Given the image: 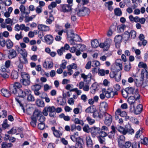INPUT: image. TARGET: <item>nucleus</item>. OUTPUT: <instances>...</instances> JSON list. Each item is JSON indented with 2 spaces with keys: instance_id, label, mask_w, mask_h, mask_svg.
Wrapping results in <instances>:
<instances>
[{
  "instance_id": "nucleus-50",
  "label": "nucleus",
  "mask_w": 148,
  "mask_h": 148,
  "mask_svg": "<svg viewBox=\"0 0 148 148\" xmlns=\"http://www.w3.org/2000/svg\"><path fill=\"white\" fill-rule=\"evenodd\" d=\"M35 17V15H32L29 17H26L25 20V23L28 22L29 21L32 20Z\"/></svg>"
},
{
  "instance_id": "nucleus-30",
  "label": "nucleus",
  "mask_w": 148,
  "mask_h": 148,
  "mask_svg": "<svg viewBox=\"0 0 148 148\" xmlns=\"http://www.w3.org/2000/svg\"><path fill=\"white\" fill-rule=\"evenodd\" d=\"M57 102L60 103L59 104L61 106H64L66 103V99L62 98V97H60L57 100Z\"/></svg>"
},
{
  "instance_id": "nucleus-61",
  "label": "nucleus",
  "mask_w": 148,
  "mask_h": 148,
  "mask_svg": "<svg viewBox=\"0 0 148 148\" xmlns=\"http://www.w3.org/2000/svg\"><path fill=\"white\" fill-rule=\"evenodd\" d=\"M78 45L80 46L79 47V50L82 51L85 50L86 49V46L84 45L80 44H78Z\"/></svg>"
},
{
  "instance_id": "nucleus-43",
  "label": "nucleus",
  "mask_w": 148,
  "mask_h": 148,
  "mask_svg": "<svg viewBox=\"0 0 148 148\" xmlns=\"http://www.w3.org/2000/svg\"><path fill=\"white\" fill-rule=\"evenodd\" d=\"M7 47L8 49H10L13 46V43L10 40L6 41Z\"/></svg>"
},
{
  "instance_id": "nucleus-51",
  "label": "nucleus",
  "mask_w": 148,
  "mask_h": 148,
  "mask_svg": "<svg viewBox=\"0 0 148 148\" xmlns=\"http://www.w3.org/2000/svg\"><path fill=\"white\" fill-rule=\"evenodd\" d=\"M75 12H74L72 11L71 13V20L73 21H76V17L75 16Z\"/></svg>"
},
{
  "instance_id": "nucleus-35",
  "label": "nucleus",
  "mask_w": 148,
  "mask_h": 148,
  "mask_svg": "<svg viewBox=\"0 0 148 148\" xmlns=\"http://www.w3.org/2000/svg\"><path fill=\"white\" fill-rule=\"evenodd\" d=\"M108 108V104L107 103L105 102H102L100 104V108L102 110L104 108V110L106 111V110Z\"/></svg>"
},
{
  "instance_id": "nucleus-15",
  "label": "nucleus",
  "mask_w": 148,
  "mask_h": 148,
  "mask_svg": "<svg viewBox=\"0 0 148 148\" xmlns=\"http://www.w3.org/2000/svg\"><path fill=\"white\" fill-rule=\"evenodd\" d=\"M122 62L121 59H117L116 60L115 62V64L116 68L118 69L117 71H119L122 69V65L121 62Z\"/></svg>"
},
{
  "instance_id": "nucleus-21",
  "label": "nucleus",
  "mask_w": 148,
  "mask_h": 148,
  "mask_svg": "<svg viewBox=\"0 0 148 148\" xmlns=\"http://www.w3.org/2000/svg\"><path fill=\"white\" fill-rule=\"evenodd\" d=\"M38 29L42 31H47L49 30V28L45 25L41 24L38 26Z\"/></svg>"
},
{
  "instance_id": "nucleus-7",
  "label": "nucleus",
  "mask_w": 148,
  "mask_h": 148,
  "mask_svg": "<svg viewBox=\"0 0 148 148\" xmlns=\"http://www.w3.org/2000/svg\"><path fill=\"white\" fill-rule=\"evenodd\" d=\"M56 110V109L53 106L46 107L44 108L42 113L44 116H47L48 115V112L50 113Z\"/></svg>"
},
{
  "instance_id": "nucleus-6",
  "label": "nucleus",
  "mask_w": 148,
  "mask_h": 148,
  "mask_svg": "<svg viewBox=\"0 0 148 148\" xmlns=\"http://www.w3.org/2000/svg\"><path fill=\"white\" fill-rule=\"evenodd\" d=\"M104 115L105 117L104 123L108 126L110 125L112 122V116L106 112L104 113Z\"/></svg>"
},
{
  "instance_id": "nucleus-40",
  "label": "nucleus",
  "mask_w": 148,
  "mask_h": 148,
  "mask_svg": "<svg viewBox=\"0 0 148 148\" xmlns=\"http://www.w3.org/2000/svg\"><path fill=\"white\" fill-rule=\"evenodd\" d=\"M12 145V144L10 143H3L2 144V148H7L10 147Z\"/></svg>"
},
{
  "instance_id": "nucleus-52",
  "label": "nucleus",
  "mask_w": 148,
  "mask_h": 148,
  "mask_svg": "<svg viewBox=\"0 0 148 148\" xmlns=\"http://www.w3.org/2000/svg\"><path fill=\"white\" fill-rule=\"evenodd\" d=\"M86 120L88 122L89 124L90 125L92 124L95 122L94 120L92 119L89 116L87 118Z\"/></svg>"
},
{
  "instance_id": "nucleus-1",
  "label": "nucleus",
  "mask_w": 148,
  "mask_h": 148,
  "mask_svg": "<svg viewBox=\"0 0 148 148\" xmlns=\"http://www.w3.org/2000/svg\"><path fill=\"white\" fill-rule=\"evenodd\" d=\"M22 86L19 82H15L13 85H12L10 87L11 92L13 93L17 96L15 98L16 101L19 104L22 109L24 112L25 109L21 103L22 99L26 96H27V99L29 101H34L35 99L34 96L31 95V91L29 89H25L23 90L20 89Z\"/></svg>"
},
{
  "instance_id": "nucleus-36",
  "label": "nucleus",
  "mask_w": 148,
  "mask_h": 148,
  "mask_svg": "<svg viewBox=\"0 0 148 148\" xmlns=\"http://www.w3.org/2000/svg\"><path fill=\"white\" fill-rule=\"evenodd\" d=\"M116 129L123 134L125 135L126 134V132L125 131V128H124L121 126H119L116 127Z\"/></svg>"
},
{
  "instance_id": "nucleus-23",
  "label": "nucleus",
  "mask_w": 148,
  "mask_h": 148,
  "mask_svg": "<svg viewBox=\"0 0 148 148\" xmlns=\"http://www.w3.org/2000/svg\"><path fill=\"white\" fill-rule=\"evenodd\" d=\"M138 38L141 41H142V45L144 46H145L147 42L146 40L144 39L145 36L144 35L142 34H140L138 37Z\"/></svg>"
},
{
  "instance_id": "nucleus-2",
  "label": "nucleus",
  "mask_w": 148,
  "mask_h": 148,
  "mask_svg": "<svg viewBox=\"0 0 148 148\" xmlns=\"http://www.w3.org/2000/svg\"><path fill=\"white\" fill-rule=\"evenodd\" d=\"M75 12L79 16H83L88 15L90 13V10L87 8L83 7H77L74 10Z\"/></svg>"
},
{
  "instance_id": "nucleus-17",
  "label": "nucleus",
  "mask_w": 148,
  "mask_h": 148,
  "mask_svg": "<svg viewBox=\"0 0 148 148\" xmlns=\"http://www.w3.org/2000/svg\"><path fill=\"white\" fill-rule=\"evenodd\" d=\"M62 10L64 12H69L71 10V6L69 4H63L62 5Z\"/></svg>"
},
{
  "instance_id": "nucleus-54",
  "label": "nucleus",
  "mask_w": 148,
  "mask_h": 148,
  "mask_svg": "<svg viewBox=\"0 0 148 148\" xmlns=\"http://www.w3.org/2000/svg\"><path fill=\"white\" fill-rule=\"evenodd\" d=\"M23 64L21 63H20L18 65V71L22 73H23L22 72L23 71Z\"/></svg>"
},
{
  "instance_id": "nucleus-44",
  "label": "nucleus",
  "mask_w": 148,
  "mask_h": 148,
  "mask_svg": "<svg viewBox=\"0 0 148 148\" xmlns=\"http://www.w3.org/2000/svg\"><path fill=\"white\" fill-rule=\"evenodd\" d=\"M38 119L40 122V123H43V122L45 121V118L42 114L39 117Z\"/></svg>"
},
{
  "instance_id": "nucleus-33",
  "label": "nucleus",
  "mask_w": 148,
  "mask_h": 148,
  "mask_svg": "<svg viewBox=\"0 0 148 148\" xmlns=\"http://www.w3.org/2000/svg\"><path fill=\"white\" fill-rule=\"evenodd\" d=\"M122 38H123L125 41L127 40L130 38V33L125 31L123 35Z\"/></svg>"
},
{
  "instance_id": "nucleus-41",
  "label": "nucleus",
  "mask_w": 148,
  "mask_h": 148,
  "mask_svg": "<svg viewBox=\"0 0 148 148\" xmlns=\"http://www.w3.org/2000/svg\"><path fill=\"white\" fill-rule=\"evenodd\" d=\"M74 122L75 124H80L83 125L84 124L82 121L79 120L78 118H75Z\"/></svg>"
},
{
  "instance_id": "nucleus-57",
  "label": "nucleus",
  "mask_w": 148,
  "mask_h": 148,
  "mask_svg": "<svg viewBox=\"0 0 148 148\" xmlns=\"http://www.w3.org/2000/svg\"><path fill=\"white\" fill-rule=\"evenodd\" d=\"M90 129L88 125H85L83 128V130L87 133L89 132V130H90Z\"/></svg>"
},
{
  "instance_id": "nucleus-24",
  "label": "nucleus",
  "mask_w": 148,
  "mask_h": 148,
  "mask_svg": "<svg viewBox=\"0 0 148 148\" xmlns=\"http://www.w3.org/2000/svg\"><path fill=\"white\" fill-rule=\"evenodd\" d=\"M143 80V78L141 79H136L134 80V82L136 86L137 87H139L141 86L142 84V81Z\"/></svg>"
},
{
  "instance_id": "nucleus-20",
  "label": "nucleus",
  "mask_w": 148,
  "mask_h": 148,
  "mask_svg": "<svg viewBox=\"0 0 148 148\" xmlns=\"http://www.w3.org/2000/svg\"><path fill=\"white\" fill-rule=\"evenodd\" d=\"M86 140L87 146L88 147H91L92 146L93 143L90 136H86Z\"/></svg>"
},
{
  "instance_id": "nucleus-14",
  "label": "nucleus",
  "mask_w": 148,
  "mask_h": 148,
  "mask_svg": "<svg viewBox=\"0 0 148 148\" xmlns=\"http://www.w3.org/2000/svg\"><path fill=\"white\" fill-rule=\"evenodd\" d=\"M135 89L134 88L131 87H129L125 88V92L129 95H134V93L135 92V90L137 89Z\"/></svg>"
},
{
  "instance_id": "nucleus-26",
  "label": "nucleus",
  "mask_w": 148,
  "mask_h": 148,
  "mask_svg": "<svg viewBox=\"0 0 148 148\" xmlns=\"http://www.w3.org/2000/svg\"><path fill=\"white\" fill-rule=\"evenodd\" d=\"M122 36L120 35H118L115 37L114 41L116 44L120 43L122 42Z\"/></svg>"
},
{
  "instance_id": "nucleus-55",
  "label": "nucleus",
  "mask_w": 148,
  "mask_h": 148,
  "mask_svg": "<svg viewBox=\"0 0 148 148\" xmlns=\"http://www.w3.org/2000/svg\"><path fill=\"white\" fill-rule=\"evenodd\" d=\"M108 94L106 95V97L108 98L110 97H113L114 96V92L112 91H109L108 92Z\"/></svg>"
},
{
  "instance_id": "nucleus-18",
  "label": "nucleus",
  "mask_w": 148,
  "mask_h": 148,
  "mask_svg": "<svg viewBox=\"0 0 148 148\" xmlns=\"http://www.w3.org/2000/svg\"><path fill=\"white\" fill-rule=\"evenodd\" d=\"M17 56L16 51L13 49H11L9 50V53L8 56L10 59H12L15 57Z\"/></svg>"
},
{
  "instance_id": "nucleus-46",
  "label": "nucleus",
  "mask_w": 148,
  "mask_h": 148,
  "mask_svg": "<svg viewBox=\"0 0 148 148\" xmlns=\"http://www.w3.org/2000/svg\"><path fill=\"white\" fill-rule=\"evenodd\" d=\"M54 20L53 17L51 14L49 17V18L47 19L46 20L47 23L49 24H50L51 23L52 21Z\"/></svg>"
},
{
  "instance_id": "nucleus-32",
  "label": "nucleus",
  "mask_w": 148,
  "mask_h": 148,
  "mask_svg": "<svg viewBox=\"0 0 148 148\" xmlns=\"http://www.w3.org/2000/svg\"><path fill=\"white\" fill-rule=\"evenodd\" d=\"M27 55L26 56H22L19 58V60L20 63L23 64H26L27 62V61L26 57H27Z\"/></svg>"
},
{
  "instance_id": "nucleus-39",
  "label": "nucleus",
  "mask_w": 148,
  "mask_h": 148,
  "mask_svg": "<svg viewBox=\"0 0 148 148\" xmlns=\"http://www.w3.org/2000/svg\"><path fill=\"white\" fill-rule=\"evenodd\" d=\"M141 143L144 145H148V138L146 137H144L143 139L141 138Z\"/></svg>"
},
{
  "instance_id": "nucleus-63",
  "label": "nucleus",
  "mask_w": 148,
  "mask_h": 148,
  "mask_svg": "<svg viewBox=\"0 0 148 148\" xmlns=\"http://www.w3.org/2000/svg\"><path fill=\"white\" fill-rule=\"evenodd\" d=\"M98 138L99 142L101 144H102L104 143L105 141V139L104 137L99 136Z\"/></svg>"
},
{
  "instance_id": "nucleus-49",
  "label": "nucleus",
  "mask_w": 148,
  "mask_h": 148,
  "mask_svg": "<svg viewBox=\"0 0 148 148\" xmlns=\"http://www.w3.org/2000/svg\"><path fill=\"white\" fill-rule=\"evenodd\" d=\"M64 51V47H62L61 48L57 50V52L58 55L59 56L62 55L63 54V52Z\"/></svg>"
},
{
  "instance_id": "nucleus-13",
  "label": "nucleus",
  "mask_w": 148,
  "mask_h": 148,
  "mask_svg": "<svg viewBox=\"0 0 148 148\" xmlns=\"http://www.w3.org/2000/svg\"><path fill=\"white\" fill-rule=\"evenodd\" d=\"M14 83L13 84H12L10 86V87L9 90H10V88L12 85H13ZM10 91H9L6 89H3L1 90V92L2 93V95H3L4 97H9L11 95V94L10 92L12 93H13L12 92H11L10 90Z\"/></svg>"
},
{
  "instance_id": "nucleus-22",
  "label": "nucleus",
  "mask_w": 148,
  "mask_h": 148,
  "mask_svg": "<svg viewBox=\"0 0 148 148\" xmlns=\"http://www.w3.org/2000/svg\"><path fill=\"white\" fill-rule=\"evenodd\" d=\"M143 106L141 104H139L136 107L134 111L135 114H139L142 111L143 109Z\"/></svg>"
},
{
  "instance_id": "nucleus-42",
  "label": "nucleus",
  "mask_w": 148,
  "mask_h": 148,
  "mask_svg": "<svg viewBox=\"0 0 148 148\" xmlns=\"http://www.w3.org/2000/svg\"><path fill=\"white\" fill-rule=\"evenodd\" d=\"M57 4L54 1L52 2L51 3L48 5V8L49 10H52V8H55Z\"/></svg>"
},
{
  "instance_id": "nucleus-9",
  "label": "nucleus",
  "mask_w": 148,
  "mask_h": 148,
  "mask_svg": "<svg viewBox=\"0 0 148 148\" xmlns=\"http://www.w3.org/2000/svg\"><path fill=\"white\" fill-rule=\"evenodd\" d=\"M116 114L120 115L122 117H125L126 119H128L129 118V117L127 116L126 112L125 111H121L120 109H118L116 111Z\"/></svg>"
},
{
  "instance_id": "nucleus-60",
  "label": "nucleus",
  "mask_w": 148,
  "mask_h": 148,
  "mask_svg": "<svg viewBox=\"0 0 148 148\" xmlns=\"http://www.w3.org/2000/svg\"><path fill=\"white\" fill-rule=\"evenodd\" d=\"M98 74H99L101 76H103L105 75V71L103 69H98Z\"/></svg>"
},
{
  "instance_id": "nucleus-27",
  "label": "nucleus",
  "mask_w": 148,
  "mask_h": 148,
  "mask_svg": "<svg viewBox=\"0 0 148 148\" xmlns=\"http://www.w3.org/2000/svg\"><path fill=\"white\" fill-rule=\"evenodd\" d=\"M36 102V105L39 107H42L44 106L45 103L44 102L40 99H37Z\"/></svg>"
},
{
  "instance_id": "nucleus-25",
  "label": "nucleus",
  "mask_w": 148,
  "mask_h": 148,
  "mask_svg": "<svg viewBox=\"0 0 148 148\" xmlns=\"http://www.w3.org/2000/svg\"><path fill=\"white\" fill-rule=\"evenodd\" d=\"M91 44L93 48H95L99 46V43L98 40L97 39H95L91 41Z\"/></svg>"
},
{
  "instance_id": "nucleus-31",
  "label": "nucleus",
  "mask_w": 148,
  "mask_h": 148,
  "mask_svg": "<svg viewBox=\"0 0 148 148\" xmlns=\"http://www.w3.org/2000/svg\"><path fill=\"white\" fill-rule=\"evenodd\" d=\"M114 13L115 15L120 16L122 15V12L120 9L117 8L114 9Z\"/></svg>"
},
{
  "instance_id": "nucleus-38",
  "label": "nucleus",
  "mask_w": 148,
  "mask_h": 148,
  "mask_svg": "<svg viewBox=\"0 0 148 148\" xmlns=\"http://www.w3.org/2000/svg\"><path fill=\"white\" fill-rule=\"evenodd\" d=\"M31 88L33 90H39L41 89V86L40 85L38 84H36L33 85L31 87Z\"/></svg>"
},
{
  "instance_id": "nucleus-29",
  "label": "nucleus",
  "mask_w": 148,
  "mask_h": 148,
  "mask_svg": "<svg viewBox=\"0 0 148 148\" xmlns=\"http://www.w3.org/2000/svg\"><path fill=\"white\" fill-rule=\"evenodd\" d=\"M93 115L94 118L98 117L99 119H101L103 117V115L99 113L98 111H94L93 113Z\"/></svg>"
},
{
  "instance_id": "nucleus-48",
  "label": "nucleus",
  "mask_w": 148,
  "mask_h": 148,
  "mask_svg": "<svg viewBox=\"0 0 148 148\" xmlns=\"http://www.w3.org/2000/svg\"><path fill=\"white\" fill-rule=\"evenodd\" d=\"M32 120V121L30 122L31 125L34 127L36 126V124L37 122V119L34 118H31Z\"/></svg>"
},
{
  "instance_id": "nucleus-11",
  "label": "nucleus",
  "mask_w": 148,
  "mask_h": 148,
  "mask_svg": "<svg viewBox=\"0 0 148 148\" xmlns=\"http://www.w3.org/2000/svg\"><path fill=\"white\" fill-rule=\"evenodd\" d=\"M100 130V128L97 127H92L90 129L91 133L92 134V136L93 137H95V135L99 133Z\"/></svg>"
},
{
  "instance_id": "nucleus-64",
  "label": "nucleus",
  "mask_w": 148,
  "mask_h": 148,
  "mask_svg": "<svg viewBox=\"0 0 148 148\" xmlns=\"http://www.w3.org/2000/svg\"><path fill=\"white\" fill-rule=\"evenodd\" d=\"M131 143L130 142H127L125 143V142L124 147H125V148H129L131 146Z\"/></svg>"
},
{
  "instance_id": "nucleus-62",
  "label": "nucleus",
  "mask_w": 148,
  "mask_h": 148,
  "mask_svg": "<svg viewBox=\"0 0 148 148\" xmlns=\"http://www.w3.org/2000/svg\"><path fill=\"white\" fill-rule=\"evenodd\" d=\"M130 36L131 35V37L133 38H134L136 35V32L134 30H132L130 33Z\"/></svg>"
},
{
  "instance_id": "nucleus-45",
  "label": "nucleus",
  "mask_w": 148,
  "mask_h": 148,
  "mask_svg": "<svg viewBox=\"0 0 148 148\" xmlns=\"http://www.w3.org/2000/svg\"><path fill=\"white\" fill-rule=\"evenodd\" d=\"M54 135L56 137H59L62 135V133L59 131L56 130L53 132Z\"/></svg>"
},
{
  "instance_id": "nucleus-10",
  "label": "nucleus",
  "mask_w": 148,
  "mask_h": 148,
  "mask_svg": "<svg viewBox=\"0 0 148 148\" xmlns=\"http://www.w3.org/2000/svg\"><path fill=\"white\" fill-rule=\"evenodd\" d=\"M45 39L47 44L51 45L53 41V38L52 35H48L45 36Z\"/></svg>"
},
{
  "instance_id": "nucleus-16",
  "label": "nucleus",
  "mask_w": 148,
  "mask_h": 148,
  "mask_svg": "<svg viewBox=\"0 0 148 148\" xmlns=\"http://www.w3.org/2000/svg\"><path fill=\"white\" fill-rule=\"evenodd\" d=\"M16 48L17 51L22 56H25L27 55V52L25 49H21V47L18 46H16Z\"/></svg>"
},
{
  "instance_id": "nucleus-58",
  "label": "nucleus",
  "mask_w": 148,
  "mask_h": 148,
  "mask_svg": "<svg viewBox=\"0 0 148 148\" xmlns=\"http://www.w3.org/2000/svg\"><path fill=\"white\" fill-rule=\"evenodd\" d=\"M42 95L45 96V97H41V98L45 99L46 102L47 103L49 102L50 101V99H49V98L47 97V94L45 93H42Z\"/></svg>"
},
{
  "instance_id": "nucleus-28",
  "label": "nucleus",
  "mask_w": 148,
  "mask_h": 148,
  "mask_svg": "<svg viewBox=\"0 0 148 148\" xmlns=\"http://www.w3.org/2000/svg\"><path fill=\"white\" fill-rule=\"evenodd\" d=\"M18 73L17 71L15 70L12 71L11 73V77L12 79H16L18 78Z\"/></svg>"
},
{
  "instance_id": "nucleus-59",
  "label": "nucleus",
  "mask_w": 148,
  "mask_h": 148,
  "mask_svg": "<svg viewBox=\"0 0 148 148\" xmlns=\"http://www.w3.org/2000/svg\"><path fill=\"white\" fill-rule=\"evenodd\" d=\"M15 37L16 39L17 40L22 38L23 36L22 35V32H21L19 34H16L15 35Z\"/></svg>"
},
{
  "instance_id": "nucleus-3",
  "label": "nucleus",
  "mask_w": 148,
  "mask_h": 148,
  "mask_svg": "<svg viewBox=\"0 0 148 148\" xmlns=\"http://www.w3.org/2000/svg\"><path fill=\"white\" fill-rule=\"evenodd\" d=\"M21 75L22 79L20 80V82L25 86L29 85L30 84V81L29 75L25 73H22Z\"/></svg>"
},
{
  "instance_id": "nucleus-53",
  "label": "nucleus",
  "mask_w": 148,
  "mask_h": 148,
  "mask_svg": "<svg viewBox=\"0 0 148 148\" xmlns=\"http://www.w3.org/2000/svg\"><path fill=\"white\" fill-rule=\"evenodd\" d=\"M5 22L7 24H11V25H13V21L10 18H8L5 19Z\"/></svg>"
},
{
  "instance_id": "nucleus-34",
  "label": "nucleus",
  "mask_w": 148,
  "mask_h": 148,
  "mask_svg": "<svg viewBox=\"0 0 148 148\" xmlns=\"http://www.w3.org/2000/svg\"><path fill=\"white\" fill-rule=\"evenodd\" d=\"M77 68V65L75 63H72L70 65L68 66L67 68L69 71L71 69H76Z\"/></svg>"
},
{
  "instance_id": "nucleus-4",
  "label": "nucleus",
  "mask_w": 148,
  "mask_h": 148,
  "mask_svg": "<svg viewBox=\"0 0 148 148\" xmlns=\"http://www.w3.org/2000/svg\"><path fill=\"white\" fill-rule=\"evenodd\" d=\"M138 89H137L134 93V95L129 97L127 101L130 105L133 104L135 102V100L139 99L140 98V95L138 93Z\"/></svg>"
},
{
  "instance_id": "nucleus-56",
  "label": "nucleus",
  "mask_w": 148,
  "mask_h": 148,
  "mask_svg": "<svg viewBox=\"0 0 148 148\" xmlns=\"http://www.w3.org/2000/svg\"><path fill=\"white\" fill-rule=\"evenodd\" d=\"M45 127V124L44 123H40L38 125V128L40 130H43Z\"/></svg>"
},
{
  "instance_id": "nucleus-5",
  "label": "nucleus",
  "mask_w": 148,
  "mask_h": 148,
  "mask_svg": "<svg viewBox=\"0 0 148 148\" xmlns=\"http://www.w3.org/2000/svg\"><path fill=\"white\" fill-rule=\"evenodd\" d=\"M111 42V40L110 39H107L105 43H101L99 44V46L103 48L105 51H107L109 48Z\"/></svg>"
},
{
  "instance_id": "nucleus-12",
  "label": "nucleus",
  "mask_w": 148,
  "mask_h": 148,
  "mask_svg": "<svg viewBox=\"0 0 148 148\" xmlns=\"http://www.w3.org/2000/svg\"><path fill=\"white\" fill-rule=\"evenodd\" d=\"M21 12V16L23 17H25L29 13L25 11V7L23 5H21L19 8Z\"/></svg>"
},
{
  "instance_id": "nucleus-19",
  "label": "nucleus",
  "mask_w": 148,
  "mask_h": 148,
  "mask_svg": "<svg viewBox=\"0 0 148 148\" xmlns=\"http://www.w3.org/2000/svg\"><path fill=\"white\" fill-rule=\"evenodd\" d=\"M42 114L41 111L38 110H35L33 113V115L31 116V118H32L36 119L38 118L40 115Z\"/></svg>"
},
{
  "instance_id": "nucleus-37",
  "label": "nucleus",
  "mask_w": 148,
  "mask_h": 148,
  "mask_svg": "<svg viewBox=\"0 0 148 148\" xmlns=\"http://www.w3.org/2000/svg\"><path fill=\"white\" fill-rule=\"evenodd\" d=\"M125 66L124 67V70L125 71H130L131 66L130 63L129 62L127 64L126 63H125Z\"/></svg>"
},
{
  "instance_id": "nucleus-8",
  "label": "nucleus",
  "mask_w": 148,
  "mask_h": 148,
  "mask_svg": "<svg viewBox=\"0 0 148 148\" xmlns=\"http://www.w3.org/2000/svg\"><path fill=\"white\" fill-rule=\"evenodd\" d=\"M117 140L119 147L121 148L123 147L125 142V138L124 136L123 135L119 136L117 137Z\"/></svg>"
},
{
  "instance_id": "nucleus-47",
  "label": "nucleus",
  "mask_w": 148,
  "mask_h": 148,
  "mask_svg": "<svg viewBox=\"0 0 148 148\" xmlns=\"http://www.w3.org/2000/svg\"><path fill=\"white\" fill-rule=\"evenodd\" d=\"M82 141V139L80 137H77V139L75 142H76V145L78 147L80 145H82L81 143Z\"/></svg>"
}]
</instances>
